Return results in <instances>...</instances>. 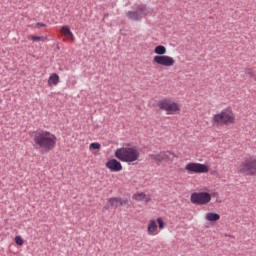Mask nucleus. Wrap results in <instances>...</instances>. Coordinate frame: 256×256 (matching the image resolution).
Wrapping results in <instances>:
<instances>
[{"instance_id":"nucleus-1","label":"nucleus","mask_w":256,"mask_h":256,"mask_svg":"<svg viewBox=\"0 0 256 256\" xmlns=\"http://www.w3.org/2000/svg\"><path fill=\"white\" fill-rule=\"evenodd\" d=\"M32 139L34 141V146L45 153L53 151L54 147L57 145V136L47 130H38L34 132Z\"/></svg>"},{"instance_id":"nucleus-2","label":"nucleus","mask_w":256,"mask_h":256,"mask_svg":"<svg viewBox=\"0 0 256 256\" xmlns=\"http://www.w3.org/2000/svg\"><path fill=\"white\" fill-rule=\"evenodd\" d=\"M129 144H127L128 146ZM121 147L117 148L114 152V157L118 159V161H122V163H135L139 161L141 157V152L137 149V146L134 147Z\"/></svg>"},{"instance_id":"nucleus-3","label":"nucleus","mask_w":256,"mask_h":256,"mask_svg":"<svg viewBox=\"0 0 256 256\" xmlns=\"http://www.w3.org/2000/svg\"><path fill=\"white\" fill-rule=\"evenodd\" d=\"M154 53L157 56H154L153 63L157 65H162V67H173L175 65V59L171 56L165 55L167 53V48L163 45H158L154 49Z\"/></svg>"},{"instance_id":"nucleus-4","label":"nucleus","mask_w":256,"mask_h":256,"mask_svg":"<svg viewBox=\"0 0 256 256\" xmlns=\"http://www.w3.org/2000/svg\"><path fill=\"white\" fill-rule=\"evenodd\" d=\"M214 125L223 127V125H233L235 123V114L231 108L223 109L220 113L213 116Z\"/></svg>"},{"instance_id":"nucleus-5","label":"nucleus","mask_w":256,"mask_h":256,"mask_svg":"<svg viewBox=\"0 0 256 256\" xmlns=\"http://www.w3.org/2000/svg\"><path fill=\"white\" fill-rule=\"evenodd\" d=\"M238 173L244 177L256 176V156H248L240 163Z\"/></svg>"},{"instance_id":"nucleus-6","label":"nucleus","mask_w":256,"mask_h":256,"mask_svg":"<svg viewBox=\"0 0 256 256\" xmlns=\"http://www.w3.org/2000/svg\"><path fill=\"white\" fill-rule=\"evenodd\" d=\"M151 13V9L147 7V4H138L135 10L126 12V17L130 21H142L143 18L147 17Z\"/></svg>"},{"instance_id":"nucleus-7","label":"nucleus","mask_w":256,"mask_h":256,"mask_svg":"<svg viewBox=\"0 0 256 256\" xmlns=\"http://www.w3.org/2000/svg\"><path fill=\"white\" fill-rule=\"evenodd\" d=\"M157 106L161 111H166L168 115H171V113H175L177 111H181L179 104H177V102H173L170 98H164L158 101Z\"/></svg>"},{"instance_id":"nucleus-8","label":"nucleus","mask_w":256,"mask_h":256,"mask_svg":"<svg viewBox=\"0 0 256 256\" xmlns=\"http://www.w3.org/2000/svg\"><path fill=\"white\" fill-rule=\"evenodd\" d=\"M193 205H207L211 203V194L209 192H194L190 196Z\"/></svg>"},{"instance_id":"nucleus-9","label":"nucleus","mask_w":256,"mask_h":256,"mask_svg":"<svg viewBox=\"0 0 256 256\" xmlns=\"http://www.w3.org/2000/svg\"><path fill=\"white\" fill-rule=\"evenodd\" d=\"M185 171L188 173H209V166L207 164L190 162L185 166Z\"/></svg>"},{"instance_id":"nucleus-10","label":"nucleus","mask_w":256,"mask_h":256,"mask_svg":"<svg viewBox=\"0 0 256 256\" xmlns=\"http://www.w3.org/2000/svg\"><path fill=\"white\" fill-rule=\"evenodd\" d=\"M169 155H173V157H176L175 153L169 152V151L168 152L162 151L158 154H150L149 157L150 159H152V161H156L157 165H161L163 161L169 160Z\"/></svg>"},{"instance_id":"nucleus-11","label":"nucleus","mask_w":256,"mask_h":256,"mask_svg":"<svg viewBox=\"0 0 256 256\" xmlns=\"http://www.w3.org/2000/svg\"><path fill=\"white\" fill-rule=\"evenodd\" d=\"M106 168L112 173H119L120 171H123V165H121V162L115 158L106 162Z\"/></svg>"},{"instance_id":"nucleus-12","label":"nucleus","mask_w":256,"mask_h":256,"mask_svg":"<svg viewBox=\"0 0 256 256\" xmlns=\"http://www.w3.org/2000/svg\"><path fill=\"white\" fill-rule=\"evenodd\" d=\"M108 203L114 207V209H117V207H122V205H125V201L119 197L110 198L108 200Z\"/></svg>"},{"instance_id":"nucleus-13","label":"nucleus","mask_w":256,"mask_h":256,"mask_svg":"<svg viewBox=\"0 0 256 256\" xmlns=\"http://www.w3.org/2000/svg\"><path fill=\"white\" fill-rule=\"evenodd\" d=\"M59 85V74L52 73L48 78V87H56Z\"/></svg>"},{"instance_id":"nucleus-14","label":"nucleus","mask_w":256,"mask_h":256,"mask_svg":"<svg viewBox=\"0 0 256 256\" xmlns=\"http://www.w3.org/2000/svg\"><path fill=\"white\" fill-rule=\"evenodd\" d=\"M221 219V215L215 212H209L206 214V220L210 221V223H215V221H219Z\"/></svg>"},{"instance_id":"nucleus-15","label":"nucleus","mask_w":256,"mask_h":256,"mask_svg":"<svg viewBox=\"0 0 256 256\" xmlns=\"http://www.w3.org/2000/svg\"><path fill=\"white\" fill-rule=\"evenodd\" d=\"M60 33L65 37H69L70 39H73V32H71V29L69 28V26H63L61 28Z\"/></svg>"},{"instance_id":"nucleus-16","label":"nucleus","mask_w":256,"mask_h":256,"mask_svg":"<svg viewBox=\"0 0 256 256\" xmlns=\"http://www.w3.org/2000/svg\"><path fill=\"white\" fill-rule=\"evenodd\" d=\"M155 231H157V222L151 220L148 224V233H155Z\"/></svg>"},{"instance_id":"nucleus-17","label":"nucleus","mask_w":256,"mask_h":256,"mask_svg":"<svg viewBox=\"0 0 256 256\" xmlns=\"http://www.w3.org/2000/svg\"><path fill=\"white\" fill-rule=\"evenodd\" d=\"M28 39H31V41H34V42L47 41V37H44V36H29Z\"/></svg>"},{"instance_id":"nucleus-18","label":"nucleus","mask_w":256,"mask_h":256,"mask_svg":"<svg viewBox=\"0 0 256 256\" xmlns=\"http://www.w3.org/2000/svg\"><path fill=\"white\" fill-rule=\"evenodd\" d=\"M145 193H137V194H134V199L136 201H143L145 199Z\"/></svg>"},{"instance_id":"nucleus-19","label":"nucleus","mask_w":256,"mask_h":256,"mask_svg":"<svg viewBox=\"0 0 256 256\" xmlns=\"http://www.w3.org/2000/svg\"><path fill=\"white\" fill-rule=\"evenodd\" d=\"M14 241L16 243V245H19L20 247L23 245L24 241H23V237L21 236H15Z\"/></svg>"},{"instance_id":"nucleus-20","label":"nucleus","mask_w":256,"mask_h":256,"mask_svg":"<svg viewBox=\"0 0 256 256\" xmlns=\"http://www.w3.org/2000/svg\"><path fill=\"white\" fill-rule=\"evenodd\" d=\"M244 73L249 75L250 77H255V72H253V68H245Z\"/></svg>"},{"instance_id":"nucleus-21","label":"nucleus","mask_w":256,"mask_h":256,"mask_svg":"<svg viewBox=\"0 0 256 256\" xmlns=\"http://www.w3.org/2000/svg\"><path fill=\"white\" fill-rule=\"evenodd\" d=\"M157 223H158L159 229H165V222L163 221V218L161 217L157 218Z\"/></svg>"},{"instance_id":"nucleus-22","label":"nucleus","mask_w":256,"mask_h":256,"mask_svg":"<svg viewBox=\"0 0 256 256\" xmlns=\"http://www.w3.org/2000/svg\"><path fill=\"white\" fill-rule=\"evenodd\" d=\"M95 149H97V143H92V144L90 145V151H93V150H95Z\"/></svg>"},{"instance_id":"nucleus-23","label":"nucleus","mask_w":256,"mask_h":256,"mask_svg":"<svg viewBox=\"0 0 256 256\" xmlns=\"http://www.w3.org/2000/svg\"><path fill=\"white\" fill-rule=\"evenodd\" d=\"M36 27H38V28H39V27H46V25H45L44 23H37V24H36Z\"/></svg>"},{"instance_id":"nucleus-24","label":"nucleus","mask_w":256,"mask_h":256,"mask_svg":"<svg viewBox=\"0 0 256 256\" xmlns=\"http://www.w3.org/2000/svg\"><path fill=\"white\" fill-rule=\"evenodd\" d=\"M97 149H101V144L97 143Z\"/></svg>"},{"instance_id":"nucleus-25","label":"nucleus","mask_w":256,"mask_h":256,"mask_svg":"<svg viewBox=\"0 0 256 256\" xmlns=\"http://www.w3.org/2000/svg\"><path fill=\"white\" fill-rule=\"evenodd\" d=\"M252 78H254V81H256V75L254 74V76H252Z\"/></svg>"}]
</instances>
